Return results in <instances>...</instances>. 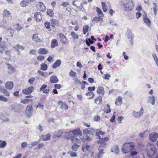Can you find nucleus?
<instances>
[{"label": "nucleus", "mask_w": 158, "mask_h": 158, "mask_svg": "<svg viewBox=\"0 0 158 158\" xmlns=\"http://www.w3.org/2000/svg\"><path fill=\"white\" fill-rule=\"evenodd\" d=\"M6 48V46L5 45L0 44V53H2Z\"/></svg>", "instance_id": "52"}, {"label": "nucleus", "mask_w": 158, "mask_h": 158, "mask_svg": "<svg viewBox=\"0 0 158 158\" xmlns=\"http://www.w3.org/2000/svg\"><path fill=\"white\" fill-rule=\"evenodd\" d=\"M6 68L8 69V73L9 74H11L15 72V69L13 66L9 64H6Z\"/></svg>", "instance_id": "14"}, {"label": "nucleus", "mask_w": 158, "mask_h": 158, "mask_svg": "<svg viewBox=\"0 0 158 158\" xmlns=\"http://www.w3.org/2000/svg\"><path fill=\"white\" fill-rule=\"evenodd\" d=\"M7 29L8 30L7 32H9L10 34V36L11 37H12L13 36L14 34L13 31L12 30H11V29H9V28Z\"/></svg>", "instance_id": "63"}, {"label": "nucleus", "mask_w": 158, "mask_h": 158, "mask_svg": "<svg viewBox=\"0 0 158 158\" xmlns=\"http://www.w3.org/2000/svg\"><path fill=\"white\" fill-rule=\"evenodd\" d=\"M50 21L52 27L55 29H57V27L59 25L58 21L56 19L52 18L50 19Z\"/></svg>", "instance_id": "7"}, {"label": "nucleus", "mask_w": 158, "mask_h": 158, "mask_svg": "<svg viewBox=\"0 0 158 158\" xmlns=\"http://www.w3.org/2000/svg\"><path fill=\"white\" fill-rule=\"evenodd\" d=\"M58 45V43L56 40H52V41L51 47L52 48H54Z\"/></svg>", "instance_id": "32"}, {"label": "nucleus", "mask_w": 158, "mask_h": 158, "mask_svg": "<svg viewBox=\"0 0 158 158\" xmlns=\"http://www.w3.org/2000/svg\"><path fill=\"white\" fill-rule=\"evenodd\" d=\"M102 8L103 9V10L104 12H106L107 10L106 9V8L105 6V2H102Z\"/></svg>", "instance_id": "56"}, {"label": "nucleus", "mask_w": 158, "mask_h": 158, "mask_svg": "<svg viewBox=\"0 0 158 158\" xmlns=\"http://www.w3.org/2000/svg\"><path fill=\"white\" fill-rule=\"evenodd\" d=\"M13 83L12 81H9L7 82L5 85L6 88L9 89H11L13 87Z\"/></svg>", "instance_id": "18"}, {"label": "nucleus", "mask_w": 158, "mask_h": 158, "mask_svg": "<svg viewBox=\"0 0 158 158\" xmlns=\"http://www.w3.org/2000/svg\"><path fill=\"white\" fill-rule=\"evenodd\" d=\"M6 142L5 141H2L0 140V148H4L6 145Z\"/></svg>", "instance_id": "43"}, {"label": "nucleus", "mask_w": 158, "mask_h": 158, "mask_svg": "<svg viewBox=\"0 0 158 158\" xmlns=\"http://www.w3.org/2000/svg\"><path fill=\"white\" fill-rule=\"evenodd\" d=\"M3 27L4 28L6 29L10 28V24L8 21H6L5 23H4Z\"/></svg>", "instance_id": "45"}, {"label": "nucleus", "mask_w": 158, "mask_h": 158, "mask_svg": "<svg viewBox=\"0 0 158 158\" xmlns=\"http://www.w3.org/2000/svg\"><path fill=\"white\" fill-rule=\"evenodd\" d=\"M59 37L60 41L61 43L64 44H66V36L64 35L63 34L60 33L59 35Z\"/></svg>", "instance_id": "17"}, {"label": "nucleus", "mask_w": 158, "mask_h": 158, "mask_svg": "<svg viewBox=\"0 0 158 158\" xmlns=\"http://www.w3.org/2000/svg\"><path fill=\"white\" fill-rule=\"evenodd\" d=\"M153 10L154 12V14L155 15H157V12L158 10V6L156 5V3H153Z\"/></svg>", "instance_id": "37"}, {"label": "nucleus", "mask_w": 158, "mask_h": 158, "mask_svg": "<svg viewBox=\"0 0 158 158\" xmlns=\"http://www.w3.org/2000/svg\"><path fill=\"white\" fill-rule=\"evenodd\" d=\"M44 25L47 29H50L51 25V23H50L48 21H47L44 23Z\"/></svg>", "instance_id": "47"}, {"label": "nucleus", "mask_w": 158, "mask_h": 158, "mask_svg": "<svg viewBox=\"0 0 158 158\" xmlns=\"http://www.w3.org/2000/svg\"><path fill=\"white\" fill-rule=\"evenodd\" d=\"M61 63V60L60 59L57 60L53 64L52 67L54 69H56L60 65Z\"/></svg>", "instance_id": "21"}, {"label": "nucleus", "mask_w": 158, "mask_h": 158, "mask_svg": "<svg viewBox=\"0 0 158 158\" xmlns=\"http://www.w3.org/2000/svg\"><path fill=\"white\" fill-rule=\"evenodd\" d=\"M85 94L86 95L88 96H90L92 95V96L89 98V99L93 98L94 96V93L91 92L87 93Z\"/></svg>", "instance_id": "51"}, {"label": "nucleus", "mask_w": 158, "mask_h": 158, "mask_svg": "<svg viewBox=\"0 0 158 158\" xmlns=\"http://www.w3.org/2000/svg\"><path fill=\"white\" fill-rule=\"evenodd\" d=\"M39 6L37 8L40 11L44 12L46 10V7L42 2H39Z\"/></svg>", "instance_id": "15"}, {"label": "nucleus", "mask_w": 158, "mask_h": 158, "mask_svg": "<svg viewBox=\"0 0 158 158\" xmlns=\"http://www.w3.org/2000/svg\"><path fill=\"white\" fill-rule=\"evenodd\" d=\"M96 11L98 12V14L101 15V16H103V14L102 13L101 10L99 8L97 7L96 8Z\"/></svg>", "instance_id": "57"}, {"label": "nucleus", "mask_w": 158, "mask_h": 158, "mask_svg": "<svg viewBox=\"0 0 158 158\" xmlns=\"http://www.w3.org/2000/svg\"><path fill=\"white\" fill-rule=\"evenodd\" d=\"M156 148L153 145L152 146L150 150L147 152L148 158H152V156L156 153Z\"/></svg>", "instance_id": "3"}, {"label": "nucleus", "mask_w": 158, "mask_h": 158, "mask_svg": "<svg viewBox=\"0 0 158 158\" xmlns=\"http://www.w3.org/2000/svg\"><path fill=\"white\" fill-rule=\"evenodd\" d=\"M149 102L152 103V105H154L155 104V97L154 96H149Z\"/></svg>", "instance_id": "36"}, {"label": "nucleus", "mask_w": 158, "mask_h": 158, "mask_svg": "<svg viewBox=\"0 0 158 158\" xmlns=\"http://www.w3.org/2000/svg\"><path fill=\"white\" fill-rule=\"evenodd\" d=\"M68 153L70 154V156L72 157H76L77 154L76 153L73 151H69V152Z\"/></svg>", "instance_id": "58"}, {"label": "nucleus", "mask_w": 158, "mask_h": 158, "mask_svg": "<svg viewBox=\"0 0 158 158\" xmlns=\"http://www.w3.org/2000/svg\"><path fill=\"white\" fill-rule=\"evenodd\" d=\"M63 131L62 130H60L58 131H55L53 135V137L54 138H59L62 135Z\"/></svg>", "instance_id": "11"}, {"label": "nucleus", "mask_w": 158, "mask_h": 158, "mask_svg": "<svg viewBox=\"0 0 158 158\" xmlns=\"http://www.w3.org/2000/svg\"><path fill=\"white\" fill-rule=\"evenodd\" d=\"M123 5L126 11L131 10L133 9V4L131 0H124L123 2Z\"/></svg>", "instance_id": "2"}, {"label": "nucleus", "mask_w": 158, "mask_h": 158, "mask_svg": "<svg viewBox=\"0 0 158 158\" xmlns=\"http://www.w3.org/2000/svg\"><path fill=\"white\" fill-rule=\"evenodd\" d=\"M47 15L50 17H54V13L53 11L51 9L47 10L46 12Z\"/></svg>", "instance_id": "29"}, {"label": "nucleus", "mask_w": 158, "mask_h": 158, "mask_svg": "<svg viewBox=\"0 0 158 158\" xmlns=\"http://www.w3.org/2000/svg\"><path fill=\"white\" fill-rule=\"evenodd\" d=\"M158 137V134L156 132L152 133L150 134L149 139L153 142L156 141Z\"/></svg>", "instance_id": "9"}, {"label": "nucleus", "mask_w": 158, "mask_h": 158, "mask_svg": "<svg viewBox=\"0 0 158 158\" xmlns=\"http://www.w3.org/2000/svg\"><path fill=\"white\" fill-rule=\"evenodd\" d=\"M51 135L50 134H48L45 135H44L42 137L43 140L45 141L49 140L50 139Z\"/></svg>", "instance_id": "40"}, {"label": "nucleus", "mask_w": 158, "mask_h": 158, "mask_svg": "<svg viewBox=\"0 0 158 158\" xmlns=\"http://www.w3.org/2000/svg\"><path fill=\"white\" fill-rule=\"evenodd\" d=\"M112 152H114L116 154H118L119 152V149L117 145H115L113 146L112 148L111 149Z\"/></svg>", "instance_id": "28"}, {"label": "nucleus", "mask_w": 158, "mask_h": 158, "mask_svg": "<svg viewBox=\"0 0 158 158\" xmlns=\"http://www.w3.org/2000/svg\"><path fill=\"white\" fill-rule=\"evenodd\" d=\"M71 141L74 143H79L80 141V140L76 138L73 137L71 139Z\"/></svg>", "instance_id": "50"}, {"label": "nucleus", "mask_w": 158, "mask_h": 158, "mask_svg": "<svg viewBox=\"0 0 158 158\" xmlns=\"http://www.w3.org/2000/svg\"><path fill=\"white\" fill-rule=\"evenodd\" d=\"M144 110L143 107L140 109L139 111L136 112L134 111L132 112V115L135 118H139L143 114Z\"/></svg>", "instance_id": "4"}, {"label": "nucleus", "mask_w": 158, "mask_h": 158, "mask_svg": "<svg viewBox=\"0 0 158 158\" xmlns=\"http://www.w3.org/2000/svg\"><path fill=\"white\" fill-rule=\"evenodd\" d=\"M32 39L37 42H41V40L38 38L37 34L33 35Z\"/></svg>", "instance_id": "35"}, {"label": "nucleus", "mask_w": 158, "mask_h": 158, "mask_svg": "<svg viewBox=\"0 0 158 158\" xmlns=\"http://www.w3.org/2000/svg\"><path fill=\"white\" fill-rule=\"evenodd\" d=\"M40 69L43 71H46L48 69V65L44 63H42L41 65Z\"/></svg>", "instance_id": "39"}, {"label": "nucleus", "mask_w": 158, "mask_h": 158, "mask_svg": "<svg viewBox=\"0 0 158 158\" xmlns=\"http://www.w3.org/2000/svg\"><path fill=\"white\" fill-rule=\"evenodd\" d=\"M66 134L68 135V136L66 137V138L67 139H72L74 136V134H73L72 131H70L69 132L66 133Z\"/></svg>", "instance_id": "31"}, {"label": "nucleus", "mask_w": 158, "mask_h": 158, "mask_svg": "<svg viewBox=\"0 0 158 158\" xmlns=\"http://www.w3.org/2000/svg\"><path fill=\"white\" fill-rule=\"evenodd\" d=\"M3 16L4 19L5 20L10 19L11 18V16L10 12L7 10H4L3 13Z\"/></svg>", "instance_id": "12"}, {"label": "nucleus", "mask_w": 158, "mask_h": 158, "mask_svg": "<svg viewBox=\"0 0 158 158\" xmlns=\"http://www.w3.org/2000/svg\"><path fill=\"white\" fill-rule=\"evenodd\" d=\"M38 52L40 54H45L48 53V51L44 48H40L39 49Z\"/></svg>", "instance_id": "25"}, {"label": "nucleus", "mask_w": 158, "mask_h": 158, "mask_svg": "<svg viewBox=\"0 0 158 158\" xmlns=\"http://www.w3.org/2000/svg\"><path fill=\"white\" fill-rule=\"evenodd\" d=\"M104 111L106 113H108L110 112L111 110L110 109V106L108 104H107L105 107Z\"/></svg>", "instance_id": "38"}, {"label": "nucleus", "mask_w": 158, "mask_h": 158, "mask_svg": "<svg viewBox=\"0 0 158 158\" xmlns=\"http://www.w3.org/2000/svg\"><path fill=\"white\" fill-rule=\"evenodd\" d=\"M35 20L37 21H40L42 19L41 14L39 12H36L34 15Z\"/></svg>", "instance_id": "22"}, {"label": "nucleus", "mask_w": 158, "mask_h": 158, "mask_svg": "<svg viewBox=\"0 0 158 158\" xmlns=\"http://www.w3.org/2000/svg\"><path fill=\"white\" fill-rule=\"evenodd\" d=\"M70 35L74 39H77L78 38V35L76 34L74 31L72 32Z\"/></svg>", "instance_id": "49"}, {"label": "nucleus", "mask_w": 158, "mask_h": 158, "mask_svg": "<svg viewBox=\"0 0 158 158\" xmlns=\"http://www.w3.org/2000/svg\"><path fill=\"white\" fill-rule=\"evenodd\" d=\"M109 140V139L108 137H106L104 138H100V139H99L98 142L100 143V146H99V149H100V147H105L107 145L106 143H105V142Z\"/></svg>", "instance_id": "5"}, {"label": "nucleus", "mask_w": 158, "mask_h": 158, "mask_svg": "<svg viewBox=\"0 0 158 158\" xmlns=\"http://www.w3.org/2000/svg\"><path fill=\"white\" fill-rule=\"evenodd\" d=\"M1 92H2V93L7 96H10V94L7 90L5 89H0Z\"/></svg>", "instance_id": "44"}, {"label": "nucleus", "mask_w": 158, "mask_h": 158, "mask_svg": "<svg viewBox=\"0 0 158 158\" xmlns=\"http://www.w3.org/2000/svg\"><path fill=\"white\" fill-rule=\"evenodd\" d=\"M37 58L38 60L40 61H42L44 59V56L40 55L38 56L37 57Z\"/></svg>", "instance_id": "64"}, {"label": "nucleus", "mask_w": 158, "mask_h": 158, "mask_svg": "<svg viewBox=\"0 0 158 158\" xmlns=\"http://www.w3.org/2000/svg\"><path fill=\"white\" fill-rule=\"evenodd\" d=\"M97 92L98 94H101L102 96H103L104 94V91L103 87L98 86L97 90Z\"/></svg>", "instance_id": "19"}, {"label": "nucleus", "mask_w": 158, "mask_h": 158, "mask_svg": "<svg viewBox=\"0 0 158 158\" xmlns=\"http://www.w3.org/2000/svg\"><path fill=\"white\" fill-rule=\"evenodd\" d=\"M14 48L15 49L16 51H19V49L21 50H23L25 48V47L21 46L19 44H17L14 46Z\"/></svg>", "instance_id": "24"}, {"label": "nucleus", "mask_w": 158, "mask_h": 158, "mask_svg": "<svg viewBox=\"0 0 158 158\" xmlns=\"http://www.w3.org/2000/svg\"><path fill=\"white\" fill-rule=\"evenodd\" d=\"M34 87L33 86H31L27 89H24L23 90L22 93L23 94L26 95H30L33 91Z\"/></svg>", "instance_id": "6"}, {"label": "nucleus", "mask_w": 158, "mask_h": 158, "mask_svg": "<svg viewBox=\"0 0 158 158\" xmlns=\"http://www.w3.org/2000/svg\"><path fill=\"white\" fill-rule=\"evenodd\" d=\"M82 150L86 154H89L91 152L90 146L86 144H84L82 145Z\"/></svg>", "instance_id": "10"}, {"label": "nucleus", "mask_w": 158, "mask_h": 158, "mask_svg": "<svg viewBox=\"0 0 158 158\" xmlns=\"http://www.w3.org/2000/svg\"><path fill=\"white\" fill-rule=\"evenodd\" d=\"M134 148V146L132 143H124L122 148V151L123 153L127 154L130 152Z\"/></svg>", "instance_id": "1"}, {"label": "nucleus", "mask_w": 158, "mask_h": 158, "mask_svg": "<svg viewBox=\"0 0 158 158\" xmlns=\"http://www.w3.org/2000/svg\"><path fill=\"white\" fill-rule=\"evenodd\" d=\"M33 109L32 106H27L26 109V113L28 117H30L32 114Z\"/></svg>", "instance_id": "8"}, {"label": "nucleus", "mask_w": 158, "mask_h": 158, "mask_svg": "<svg viewBox=\"0 0 158 158\" xmlns=\"http://www.w3.org/2000/svg\"><path fill=\"white\" fill-rule=\"evenodd\" d=\"M0 101L6 102L8 101V99L3 95H0Z\"/></svg>", "instance_id": "55"}, {"label": "nucleus", "mask_w": 158, "mask_h": 158, "mask_svg": "<svg viewBox=\"0 0 158 158\" xmlns=\"http://www.w3.org/2000/svg\"><path fill=\"white\" fill-rule=\"evenodd\" d=\"M127 34L128 39L131 40H132L133 36L131 30L130 29H128Z\"/></svg>", "instance_id": "26"}, {"label": "nucleus", "mask_w": 158, "mask_h": 158, "mask_svg": "<svg viewBox=\"0 0 158 158\" xmlns=\"http://www.w3.org/2000/svg\"><path fill=\"white\" fill-rule=\"evenodd\" d=\"M102 97L101 96L97 97L94 100L95 103L97 104L100 103L102 101Z\"/></svg>", "instance_id": "33"}, {"label": "nucleus", "mask_w": 158, "mask_h": 158, "mask_svg": "<svg viewBox=\"0 0 158 158\" xmlns=\"http://www.w3.org/2000/svg\"><path fill=\"white\" fill-rule=\"evenodd\" d=\"M47 85L44 84L40 88V91H44L46 88L47 87Z\"/></svg>", "instance_id": "62"}, {"label": "nucleus", "mask_w": 158, "mask_h": 158, "mask_svg": "<svg viewBox=\"0 0 158 158\" xmlns=\"http://www.w3.org/2000/svg\"><path fill=\"white\" fill-rule=\"evenodd\" d=\"M116 105H120L122 103V98L121 97H118L115 102Z\"/></svg>", "instance_id": "34"}, {"label": "nucleus", "mask_w": 158, "mask_h": 158, "mask_svg": "<svg viewBox=\"0 0 158 158\" xmlns=\"http://www.w3.org/2000/svg\"><path fill=\"white\" fill-rule=\"evenodd\" d=\"M59 104L61 105V108L62 109H64L67 110L68 108V107L67 105L65 103L63 102L62 101H59L58 102Z\"/></svg>", "instance_id": "27"}, {"label": "nucleus", "mask_w": 158, "mask_h": 158, "mask_svg": "<svg viewBox=\"0 0 158 158\" xmlns=\"http://www.w3.org/2000/svg\"><path fill=\"white\" fill-rule=\"evenodd\" d=\"M50 81L52 83H55L58 82V79L56 76H52L50 78Z\"/></svg>", "instance_id": "20"}, {"label": "nucleus", "mask_w": 158, "mask_h": 158, "mask_svg": "<svg viewBox=\"0 0 158 158\" xmlns=\"http://www.w3.org/2000/svg\"><path fill=\"white\" fill-rule=\"evenodd\" d=\"M104 150L103 149H100L99 152L97 155V158H101L102 157L103 154L105 153Z\"/></svg>", "instance_id": "42"}, {"label": "nucleus", "mask_w": 158, "mask_h": 158, "mask_svg": "<svg viewBox=\"0 0 158 158\" xmlns=\"http://www.w3.org/2000/svg\"><path fill=\"white\" fill-rule=\"evenodd\" d=\"M103 20V19L102 18H100V16H95L94 17L92 21H96L98 22L99 21H102Z\"/></svg>", "instance_id": "41"}, {"label": "nucleus", "mask_w": 158, "mask_h": 158, "mask_svg": "<svg viewBox=\"0 0 158 158\" xmlns=\"http://www.w3.org/2000/svg\"><path fill=\"white\" fill-rule=\"evenodd\" d=\"M28 2H27L24 0L21 1L20 3V5L22 7H26L28 6Z\"/></svg>", "instance_id": "46"}, {"label": "nucleus", "mask_w": 158, "mask_h": 158, "mask_svg": "<svg viewBox=\"0 0 158 158\" xmlns=\"http://www.w3.org/2000/svg\"><path fill=\"white\" fill-rule=\"evenodd\" d=\"M79 145L75 144L73 145L72 146V148L74 151H77V149L79 147Z\"/></svg>", "instance_id": "54"}, {"label": "nucleus", "mask_w": 158, "mask_h": 158, "mask_svg": "<svg viewBox=\"0 0 158 158\" xmlns=\"http://www.w3.org/2000/svg\"><path fill=\"white\" fill-rule=\"evenodd\" d=\"M104 76V77L103 78L105 80H108L109 78L111 77V76L108 73L105 74Z\"/></svg>", "instance_id": "59"}, {"label": "nucleus", "mask_w": 158, "mask_h": 158, "mask_svg": "<svg viewBox=\"0 0 158 158\" xmlns=\"http://www.w3.org/2000/svg\"><path fill=\"white\" fill-rule=\"evenodd\" d=\"M35 80V78L34 77H32L28 80V82L31 85H32Z\"/></svg>", "instance_id": "61"}, {"label": "nucleus", "mask_w": 158, "mask_h": 158, "mask_svg": "<svg viewBox=\"0 0 158 158\" xmlns=\"http://www.w3.org/2000/svg\"><path fill=\"white\" fill-rule=\"evenodd\" d=\"M73 132L75 136V135H79L80 136L82 135V132L80 131L79 128H76L72 131Z\"/></svg>", "instance_id": "23"}, {"label": "nucleus", "mask_w": 158, "mask_h": 158, "mask_svg": "<svg viewBox=\"0 0 158 158\" xmlns=\"http://www.w3.org/2000/svg\"><path fill=\"white\" fill-rule=\"evenodd\" d=\"M69 75L72 77H75L76 76V73L75 72L71 70L69 73Z\"/></svg>", "instance_id": "60"}, {"label": "nucleus", "mask_w": 158, "mask_h": 158, "mask_svg": "<svg viewBox=\"0 0 158 158\" xmlns=\"http://www.w3.org/2000/svg\"><path fill=\"white\" fill-rule=\"evenodd\" d=\"M83 132L84 134H89L94 135L95 133L94 129L91 128H88L83 130Z\"/></svg>", "instance_id": "13"}, {"label": "nucleus", "mask_w": 158, "mask_h": 158, "mask_svg": "<svg viewBox=\"0 0 158 158\" xmlns=\"http://www.w3.org/2000/svg\"><path fill=\"white\" fill-rule=\"evenodd\" d=\"M0 119L5 122L9 120V119L4 115L1 112H0Z\"/></svg>", "instance_id": "30"}, {"label": "nucleus", "mask_w": 158, "mask_h": 158, "mask_svg": "<svg viewBox=\"0 0 158 158\" xmlns=\"http://www.w3.org/2000/svg\"><path fill=\"white\" fill-rule=\"evenodd\" d=\"M32 99H24L21 101V102L22 103L26 104L29 102H31L32 101Z\"/></svg>", "instance_id": "48"}, {"label": "nucleus", "mask_w": 158, "mask_h": 158, "mask_svg": "<svg viewBox=\"0 0 158 158\" xmlns=\"http://www.w3.org/2000/svg\"><path fill=\"white\" fill-rule=\"evenodd\" d=\"M144 23L148 26L151 25V21L150 19L148 18L143 20Z\"/></svg>", "instance_id": "53"}, {"label": "nucleus", "mask_w": 158, "mask_h": 158, "mask_svg": "<svg viewBox=\"0 0 158 158\" xmlns=\"http://www.w3.org/2000/svg\"><path fill=\"white\" fill-rule=\"evenodd\" d=\"M96 136L97 139H100L101 137L100 135H103L105 133L101 131L100 130L97 129L96 130Z\"/></svg>", "instance_id": "16"}]
</instances>
